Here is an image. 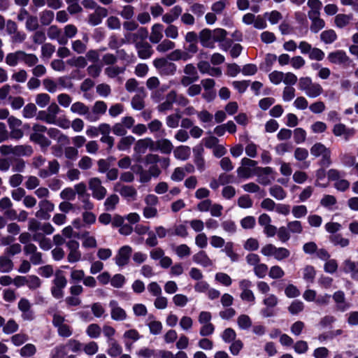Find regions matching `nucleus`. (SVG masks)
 <instances>
[{
  "label": "nucleus",
  "instance_id": "1",
  "mask_svg": "<svg viewBox=\"0 0 358 358\" xmlns=\"http://www.w3.org/2000/svg\"><path fill=\"white\" fill-rule=\"evenodd\" d=\"M298 87L309 98H317L323 93L322 85L318 83L313 82L312 78L308 76L301 77L299 79Z\"/></svg>",
  "mask_w": 358,
  "mask_h": 358
},
{
  "label": "nucleus",
  "instance_id": "2",
  "mask_svg": "<svg viewBox=\"0 0 358 358\" xmlns=\"http://www.w3.org/2000/svg\"><path fill=\"white\" fill-rule=\"evenodd\" d=\"M47 127L40 124H34L29 140L38 144L43 148H47L51 145V141L45 136Z\"/></svg>",
  "mask_w": 358,
  "mask_h": 358
},
{
  "label": "nucleus",
  "instance_id": "3",
  "mask_svg": "<svg viewBox=\"0 0 358 358\" xmlns=\"http://www.w3.org/2000/svg\"><path fill=\"white\" fill-rule=\"evenodd\" d=\"M67 285V280L63 271L58 270L55 272L51 287V294L57 299H60L64 296V289Z\"/></svg>",
  "mask_w": 358,
  "mask_h": 358
},
{
  "label": "nucleus",
  "instance_id": "4",
  "mask_svg": "<svg viewBox=\"0 0 358 358\" xmlns=\"http://www.w3.org/2000/svg\"><path fill=\"white\" fill-rule=\"evenodd\" d=\"M310 154L315 157H321L320 165L329 166L331 164V150L322 143H316L310 148Z\"/></svg>",
  "mask_w": 358,
  "mask_h": 358
},
{
  "label": "nucleus",
  "instance_id": "5",
  "mask_svg": "<svg viewBox=\"0 0 358 358\" xmlns=\"http://www.w3.org/2000/svg\"><path fill=\"white\" fill-rule=\"evenodd\" d=\"M66 319L59 313H54L52 315V325L57 328L59 336L69 338L73 334V328L66 323Z\"/></svg>",
  "mask_w": 358,
  "mask_h": 358
},
{
  "label": "nucleus",
  "instance_id": "6",
  "mask_svg": "<svg viewBox=\"0 0 358 358\" xmlns=\"http://www.w3.org/2000/svg\"><path fill=\"white\" fill-rule=\"evenodd\" d=\"M299 49L302 55H308L310 60L322 61L325 56L321 49L312 47L309 43L305 41L299 43Z\"/></svg>",
  "mask_w": 358,
  "mask_h": 358
},
{
  "label": "nucleus",
  "instance_id": "7",
  "mask_svg": "<svg viewBox=\"0 0 358 358\" xmlns=\"http://www.w3.org/2000/svg\"><path fill=\"white\" fill-rule=\"evenodd\" d=\"M153 65L161 76H173L177 70V66L165 58H157L153 61Z\"/></svg>",
  "mask_w": 358,
  "mask_h": 358
},
{
  "label": "nucleus",
  "instance_id": "8",
  "mask_svg": "<svg viewBox=\"0 0 358 358\" xmlns=\"http://www.w3.org/2000/svg\"><path fill=\"white\" fill-rule=\"evenodd\" d=\"M273 170L271 167H255L253 174L257 177V182L263 185H269L274 180Z\"/></svg>",
  "mask_w": 358,
  "mask_h": 358
},
{
  "label": "nucleus",
  "instance_id": "9",
  "mask_svg": "<svg viewBox=\"0 0 358 358\" xmlns=\"http://www.w3.org/2000/svg\"><path fill=\"white\" fill-rule=\"evenodd\" d=\"M89 188L92 191V196L99 201L103 199L106 196L107 190L97 177L90 179Z\"/></svg>",
  "mask_w": 358,
  "mask_h": 358
},
{
  "label": "nucleus",
  "instance_id": "10",
  "mask_svg": "<svg viewBox=\"0 0 358 358\" xmlns=\"http://www.w3.org/2000/svg\"><path fill=\"white\" fill-rule=\"evenodd\" d=\"M357 130L353 127H348L343 123H337L332 129L333 134L336 137H343L345 141H348L356 134Z\"/></svg>",
  "mask_w": 358,
  "mask_h": 358
},
{
  "label": "nucleus",
  "instance_id": "11",
  "mask_svg": "<svg viewBox=\"0 0 358 358\" xmlns=\"http://www.w3.org/2000/svg\"><path fill=\"white\" fill-rule=\"evenodd\" d=\"M150 257L152 260H159V265L163 268H169L173 262L172 259L165 256L164 250L161 248H155L150 251Z\"/></svg>",
  "mask_w": 358,
  "mask_h": 358
},
{
  "label": "nucleus",
  "instance_id": "12",
  "mask_svg": "<svg viewBox=\"0 0 358 358\" xmlns=\"http://www.w3.org/2000/svg\"><path fill=\"white\" fill-rule=\"evenodd\" d=\"M8 124L11 138L19 140L23 137L24 132L21 129L22 122L20 119L10 116L8 119Z\"/></svg>",
  "mask_w": 358,
  "mask_h": 358
},
{
  "label": "nucleus",
  "instance_id": "13",
  "mask_svg": "<svg viewBox=\"0 0 358 358\" xmlns=\"http://www.w3.org/2000/svg\"><path fill=\"white\" fill-rule=\"evenodd\" d=\"M156 143L151 138H145L135 141L134 150L136 153L142 155L149 149L150 151H155Z\"/></svg>",
  "mask_w": 358,
  "mask_h": 358
},
{
  "label": "nucleus",
  "instance_id": "14",
  "mask_svg": "<svg viewBox=\"0 0 358 358\" xmlns=\"http://www.w3.org/2000/svg\"><path fill=\"white\" fill-rule=\"evenodd\" d=\"M69 250L67 259L69 263H76L81 259L82 254L79 250L80 244L77 241L69 240L66 243Z\"/></svg>",
  "mask_w": 358,
  "mask_h": 358
},
{
  "label": "nucleus",
  "instance_id": "15",
  "mask_svg": "<svg viewBox=\"0 0 358 358\" xmlns=\"http://www.w3.org/2000/svg\"><path fill=\"white\" fill-rule=\"evenodd\" d=\"M106 110L107 105L104 101H96L92 110L90 109L87 120L90 122L98 121L100 117L106 112Z\"/></svg>",
  "mask_w": 358,
  "mask_h": 358
},
{
  "label": "nucleus",
  "instance_id": "16",
  "mask_svg": "<svg viewBox=\"0 0 358 358\" xmlns=\"http://www.w3.org/2000/svg\"><path fill=\"white\" fill-rule=\"evenodd\" d=\"M132 248L129 245H124L121 247L115 257V264L120 267L128 264Z\"/></svg>",
  "mask_w": 358,
  "mask_h": 358
},
{
  "label": "nucleus",
  "instance_id": "17",
  "mask_svg": "<svg viewBox=\"0 0 358 358\" xmlns=\"http://www.w3.org/2000/svg\"><path fill=\"white\" fill-rule=\"evenodd\" d=\"M109 308L110 309L111 319L115 321H124L127 317V314L124 309L119 306L115 300H111L109 302Z\"/></svg>",
  "mask_w": 358,
  "mask_h": 358
},
{
  "label": "nucleus",
  "instance_id": "18",
  "mask_svg": "<svg viewBox=\"0 0 358 358\" xmlns=\"http://www.w3.org/2000/svg\"><path fill=\"white\" fill-rule=\"evenodd\" d=\"M24 252L26 255L30 256L29 260L34 265H39L43 263L42 254L37 251V248L34 244L25 245Z\"/></svg>",
  "mask_w": 358,
  "mask_h": 358
},
{
  "label": "nucleus",
  "instance_id": "19",
  "mask_svg": "<svg viewBox=\"0 0 358 358\" xmlns=\"http://www.w3.org/2000/svg\"><path fill=\"white\" fill-rule=\"evenodd\" d=\"M342 271L349 274L352 280L358 281V262L350 259L344 260L342 264Z\"/></svg>",
  "mask_w": 358,
  "mask_h": 358
},
{
  "label": "nucleus",
  "instance_id": "20",
  "mask_svg": "<svg viewBox=\"0 0 358 358\" xmlns=\"http://www.w3.org/2000/svg\"><path fill=\"white\" fill-rule=\"evenodd\" d=\"M108 15L106 8L98 6L95 12L91 13L88 16L87 22L92 26H96L101 23L103 18Z\"/></svg>",
  "mask_w": 358,
  "mask_h": 358
},
{
  "label": "nucleus",
  "instance_id": "21",
  "mask_svg": "<svg viewBox=\"0 0 358 358\" xmlns=\"http://www.w3.org/2000/svg\"><path fill=\"white\" fill-rule=\"evenodd\" d=\"M138 56L142 59L150 58L153 54V50L151 45L146 41L137 42L135 45Z\"/></svg>",
  "mask_w": 358,
  "mask_h": 358
},
{
  "label": "nucleus",
  "instance_id": "22",
  "mask_svg": "<svg viewBox=\"0 0 358 358\" xmlns=\"http://www.w3.org/2000/svg\"><path fill=\"white\" fill-rule=\"evenodd\" d=\"M164 32V25L160 23H155L151 27L149 40L152 43H159L163 38Z\"/></svg>",
  "mask_w": 358,
  "mask_h": 358
},
{
  "label": "nucleus",
  "instance_id": "23",
  "mask_svg": "<svg viewBox=\"0 0 358 358\" xmlns=\"http://www.w3.org/2000/svg\"><path fill=\"white\" fill-rule=\"evenodd\" d=\"M199 39L201 45L204 48H213L215 47L212 31L209 29H202L199 32Z\"/></svg>",
  "mask_w": 358,
  "mask_h": 358
},
{
  "label": "nucleus",
  "instance_id": "24",
  "mask_svg": "<svg viewBox=\"0 0 358 358\" xmlns=\"http://www.w3.org/2000/svg\"><path fill=\"white\" fill-rule=\"evenodd\" d=\"M182 8L180 6L176 5L173 6L169 13H166L162 15V22L170 24L175 22L180 15H181Z\"/></svg>",
  "mask_w": 358,
  "mask_h": 358
},
{
  "label": "nucleus",
  "instance_id": "25",
  "mask_svg": "<svg viewBox=\"0 0 358 358\" xmlns=\"http://www.w3.org/2000/svg\"><path fill=\"white\" fill-rule=\"evenodd\" d=\"M48 37L50 40H55L61 45H65V38L62 35V29L56 25H51L47 30Z\"/></svg>",
  "mask_w": 358,
  "mask_h": 358
},
{
  "label": "nucleus",
  "instance_id": "26",
  "mask_svg": "<svg viewBox=\"0 0 358 358\" xmlns=\"http://www.w3.org/2000/svg\"><path fill=\"white\" fill-rule=\"evenodd\" d=\"M177 100V94L175 91H171L166 97L164 102L160 103L157 106V109L159 112H166L173 108V105Z\"/></svg>",
  "mask_w": 358,
  "mask_h": 358
},
{
  "label": "nucleus",
  "instance_id": "27",
  "mask_svg": "<svg viewBox=\"0 0 358 358\" xmlns=\"http://www.w3.org/2000/svg\"><path fill=\"white\" fill-rule=\"evenodd\" d=\"M333 299L336 303L338 310L345 312L350 307V304L345 301V294L343 291H337L333 294Z\"/></svg>",
  "mask_w": 358,
  "mask_h": 358
},
{
  "label": "nucleus",
  "instance_id": "28",
  "mask_svg": "<svg viewBox=\"0 0 358 358\" xmlns=\"http://www.w3.org/2000/svg\"><path fill=\"white\" fill-rule=\"evenodd\" d=\"M329 61L335 64H346L349 57L343 50H336L328 55Z\"/></svg>",
  "mask_w": 358,
  "mask_h": 358
},
{
  "label": "nucleus",
  "instance_id": "29",
  "mask_svg": "<svg viewBox=\"0 0 358 358\" xmlns=\"http://www.w3.org/2000/svg\"><path fill=\"white\" fill-rule=\"evenodd\" d=\"M192 259L194 262L203 267H209L213 265L212 260L209 258L206 252L201 250L193 255Z\"/></svg>",
  "mask_w": 358,
  "mask_h": 358
},
{
  "label": "nucleus",
  "instance_id": "30",
  "mask_svg": "<svg viewBox=\"0 0 358 358\" xmlns=\"http://www.w3.org/2000/svg\"><path fill=\"white\" fill-rule=\"evenodd\" d=\"M107 343L108 348L106 352L110 357L115 358L121 355L122 348L116 340L107 341Z\"/></svg>",
  "mask_w": 358,
  "mask_h": 358
},
{
  "label": "nucleus",
  "instance_id": "31",
  "mask_svg": "<svg viewBox=\"0 0 358 358\" xmlns=\"http://www.w3.org/2000/svg\"><path fill=\"white\" fill-rule=\"evenodd\" d=\"M70 110L73 113L84 116L87 120L88 114L90 113V108L84 103L76 101L71 105Z\"/></svg>",
  "mask_w": 358,
  "mask_h": 358
},
{
  "label": "nucleus",
  "instance_id": "32",
  "mask_svg": "<svg viewBox=\"0 0 358 358\" xmlns=\"http://www.w3.org/2000/svg\"><path fill=\"white\" fill-rule=\"evenodd\" d=\"M155 143V151L159 150L163 154H170L173 148L172 143L166 138H161Z\"/></svg>",
  "mask_w": 358,
  "mask_h": 358
},
{
  "label": "nucleus",
  "instance_id": "33",
  "mask_svg": "<svg viewBox=\"0 0 358 358\" xmlns=\"http://www.w3.org/2000/svg\"><path fill=\"white\" fill-rule=\"evenodd\" d=\"M136 139L131 135L124 136L120 139L117 144V148L120 151L129 150L131 145L135 143Z\"/></svg>",
  "mask_w": 358,
  "mask_h": 358
},
{
  "label": "nucleus",
  "instance_id": "34",
  "mask_svg": "<svg viewBox=\"0 0 358 358\" xmlns=\"http://www.w3.org/2000/svg\"><path fill=\"white\" fill-rule=\"evenodd\" d=\"M203 148L202 147L195 148L193 149L194 156V162L197 169L201 172L205 169V160L203 157Z\"/></svg>",
  "mask_w": 358,
  "mask_h": 358
},
{
  "label": "nucleus",
  "instance_id": "35",
  "mask_svg": "<svg viewBox=\"0 0 358 358\" xmlns=\"http://www.w3.org/2000/svg\"><path fill=\"white\" fill-rule=\"evenodd\" d=\"M80 238L83 240L82 245L85 248H95L97 242L94 236L90 234V231H85L81 234Z\"/></svg>",
  "mask_w": 358,
  "mask_h": 358
},
{
  "label": "nucleus",
  "instance_id": "36",
  "mask_svg": "<svg viewBox=\"0 0 358 358\" xmlns=\"http://www.w3.org/2000/svg\"><path fill=\"white\" fill-rule=\"evenodd\" d=\"M22 50H17L7 54L5 59L6 63L10 66H16L19 62H22Z\"/></svg>",
  "mask_w": 358,
  "mask_h": 358
},
{
  "label": "nucleus",
  "instance_id": "37",
  "mask_svg": "<svg viewBox=\"0 0 358 358\" xmlns=\"http://www.w3.org/2000/svg\"><path fill=\"white\" fill-rule=\"evenodd\" d=\"M78 28L72 24L64 26L62 29V35L65 38V45L68 43L69 38H74L78 33Z\"/></svg>",
  "mask_w": 358,
  "mask_h": 358
},
{
  "label": "nucleus",
  "instance_id": "38",
  "mask_svg": "<svg viewBox=\"0 0 358 358\" xmlns=\"http://www.w3.org/2000/svg\"><path fill=\"white\" fill-rule=\"evenodd\" d=\"M174 157L180 160H186L190 155V148L186 145L177 147L173 151Z\"/></svg>",
  "mask_w": 358,
  "mask_h": 358
},
{
  "label": "nucleus",
  "instance_id": "39",
  "mask_svg": "<svg viewBox=\"0 0 358 358\" xmlns=\"http://www.w3.org/2000/svg\"><path fill=\"white\" fill-rule=\"evenodd\" d=\"M222 251L231 262H235L238 261L239 255L234 251V244L233 242H227Z\"/></svg>",
  "mask_w": 358,
  "mask_h": 358
},
{
  "label": "nucleus",
  "instance_id": "40",
  "mask_svg": "<svg viewBox=\"0 0 358 358\" xmlns=\"http://www.w3.org/2000/svg\"><path fill=\"white\" fill-rule=\"evenodd\" d=\"M33 153V149L29 145H19L14 146V155L17 157L30 156Z\"/></svg>",
  "mask_w": 358,
  "mask_h": 358
},
{
  "label": "nucleus",
  "instance_id": "41",
  "mask_svg": "<svg viewBox=\"0 0 358 358\" xmlns=\"http://www.w3.org/2000/svg\"><path fill=\"white\" fill-rule=\"evenodd\" d=\"M237 324L241 330H248L252 325L251 318L245 314L240 315L237 318Z\"/></svg>",
  "mask_w": 358,
  "mask_h": 358
},
{
  "label": "nucleus",
  "instance_id": "42",
  "mask_svg": "<svg viewBox=\"0 0 358 358\" xmlns=\"http://www.w3.org/2000/svg\"><path fill=\"white\" fill-rule=\"evenodd\" d=\"M157 44L158 45L156 47V50L157 52L161 53H164L169 50H173L176 47V43L169 38L164 39Z\"/></svg>",
  "mask_w": 358,
  "mask_h": 358
},
{
  "label": "nucleus",
  "instance_id": "43",
  "mask_svg": "<svg viewBox=\"0 0 358 358\" xmlns=\"http://www.w3.org/2000/svg\"><path fill=\"white\" fill-rule=\"evenodd\" d=\"M269 193L277 200H283L287 196L285 190L281 186L277 185L270 187Z\"/></svg>",
  "mask_w": 358,
  "mask_h": 358
},
{
  "label": "nucleus",
  "instance_id": "44",
  "mask_svg": "<svg viewBox=\"0 0 358 358\" xmlns=\"http://www.w3.org/2000/svg\"><path fill=\"white\" fill-rule=\"evenodd\" d=\"M316 275V271L313 266L308 265L303 269V278L309 284L313 283Z\"/></svg>",
  "mask_w": 358,
  "mask_h": 358
},
{
  "label": "nucleus",
  "instance_id": "45",
  "mask_svg": "<svg viewBox=\"0 0 358 358\" xmlns=\"http://www.w3.org/2000/svg\"><path fill=\"white\" fill-rule=\"evenodd\" d=\"M329 241L334 245H338L341 248H345L350 244V240L348 238H343L340 234L331 236L329 237Z\"/></svg>",
  "mask_w": 358,
  "mask_h": 358
},
{
  "label": "nucleus",
  "instance_id": "46",
  "mask_svg": "<svg viewBox=\"0 0 358 358\" xmlns=\"http://www.w3.org/2000/svg\"><path fill=\"white\" fill-rule=\"evenodd\" d=\"M337 38V35L333 29L325 30L320 34V39L325 44H331Z\"/></svg>",
  "mask_w": 358,
  "mask_h": 358
},
{
  "label": "nucleus",
  "instance_id": "47",
  "mask_svg": "<svg viewBox=\"0 0 358 358\" xmlns=\"http://www.w3.org/2000/svg\"><path fill=\"white\" fill-rule=\"evenodd\" d=\"M143 92L136 94L131 99V106L134 110H141L145 107Z\"/></svg>",
  "mask_w": 358,
  "mask_h": 358
},
{
  "label": "nucleus",
  "instance_id": "48",
  "mask_svg": "<svg viewBox=\"0 0 358 358\" xmlns=\"http://www.w3.org/2000/svg\"><path fill=\"white\" fill-rule=\"evenodd\" d=\"M22 62L29 67H33L38 62V58L34 54L23 51Z\"/></svg>",
  "mask_w": 358,
  "mask_h": 358
},
{
  "label": "nucleus",
  "instance_id": "49",
  "mask_svg": "<svg viewBox=\"0 0 358 358\" xmlns=\"http://www.w3.org/2000/svg\"><path fill=\"white\" fill-rule=\"evenodd\" d=\"M120 195L124 198L134 199L137 195L136 189L132 186L123 185L119 190Z\"/></svg>",
  "mask_w": 358,
  "mask_h": 358
},
{
  "label": "nucleus",
  "instance_id": "50",
  "mask_svg": "<svg viewBox=\"0 0 358 358\" xmlns=\"http://www.w3.org/2000/svg\"><path fill=\"white\" fill-rule=\"evenodd\" d=\"M119 203V197L117 194H111L104 201L105 210L112 211L115 210L116 205Z\"/></svg>",
  "mask_w": 358,
  "mask_h": 358
},
{
  "label": "nucleus",
  "instance_id": "51",
  "mask_svg": "<svg viewBox=\"0 0 358 358\" xmlns=\"http://www.w3.org/2000/svg\"><path fill=\"white\" fill-rule=\"evenodd\" d=\"M125 69L124 67L112 65L106 67L104 70V72L108 77L113 78L118 75L123 73Z\"/></svg>",
  "mask_w": 358,
  "mask_h": 358
},
{
  "label": "nucleus",
  "instance_id": "52",
  "mask_svg": "<svg viewBox=\"0 0 358 358\" xmlns=\"http://www.w3.org/2000/svg\"><path fill=\"white\" fill-rule=\"evenodd\" d=\"M337 203L336 198L330 194H325L320 200V205L329 210H332V207Z\"/></svg>",
  "mask_w": 358,
  "mask_h": 358
},
{
  "label": "nucleus",
  "instance_id": "53",
  "mask_svg": "<svg viewBox=\"0 0 358 358\" xmlns=\"http://www.w3.org/2000/svg\"><path fill=\"white\" fill-rule=\"evenodd\" d=\"M352 20V15L338 14L335 17V24L339 28H343Z\"/></svg>",
  "mask_w": 358,
  "mask_h": 358
},
{
  "label": "nucleus",
  "instance_id": "54",
  "mask_svg": "<svg viewBox=\"0 0 358 358\" xmlns=\"http://www.w3.org/2000/svg\"><path fill=\"white\" fill-rule=\"evenodd\" d=\"M40 22L43 25L47 26L51 24L52 22L55 14L52 10H44L40 15Z\"/></svg>",
  "mask_w": 358,
  "mask_h": 358
},
{
  "label": "nucleus",
  "instance_id": "55",
  "mask_svg": "<svg viewBox=\"0 0 358 358\" xmlns=\"http://www.w3.org/2000/svg\"><path fill=\"white\" fill-rule=\"evenodd\" d=\"M222 341L226 343H230L236 340V333L232 328L225 329L221 334Z\"/></svg>",
  "mask_w": 358,
  "mask_h": 358
},
{
  "label": "nucleus",
  "instance_id": "56",
  "mask_svg": "<svg viewBox=\"0 0 358 358\" xmlns=\"http://www.w3.org/2000/svg\"><path fill=\"white\" fill-rule=\"evenodd\" d=\"M82 350L88 356H93L99 350L98 343L95 341H90L88 343L83 344Z\"/></svg>",
  "mask_w": 358,
  "mask_h": 358
},
{
  "label": "nucleus",
  "instance_id": "57",
  "mask_svg": "<svg viewBox=\"0 0 358 358\" xmlns=\"http://www.w3.org/2000/svg\"><path fill=\"white\" fill-rule=\"evenodd\" d=\"M13 264L11 259L5 256L0 257V271L8 273L13 269Z\"/></svg>",
  "mask_w": 358,
  "mask_h": 358
},
{
  "label": "nucleus",
  "instance_id": "58",
  "mask_svg": "<svg viewBox=\"0 0 358 358\" xmlns=\"http://www.w3.org/2000/svg\"><path fill=\"white\" fill-rule=\"evenodd\" d=\"M168 58L172 61H178L180 59L186 61L189 58V57L187 52L179 49H176L169 55Z\"/></svg>",
  "mask_w": 358,
  "mask_h": 358
},
{
  "label": "nucleus",
  "instance_id": "59",
  "mask_svg": "<svg viewBox=\"0 0 358 358\" xmlns=\"http://www.w3.org/2000/svg\"><path fill=\"white\" fill-rule=\"evenodd\" d=\"M27 286L30 289L35 290L41 286V280L36 275H27Z\"/></svg>",
  "mask_w": 358,
  "mask_h": 358
},
{
  "label": "nucleus",
  "instance_id": "60",
  "mask_svg": "<svg viewBox=\"0 0 358 358\" xmlns=\"http://www.w3.org/2000/svg\"><path fill=\"white\" fill-rule=\"evenodd\" d=\"M101 333V329L97 324H90L87 329L86 334L91 338H97L100 336Z\"/></svg>",
  "mask_w": 358,
  "mask_h": 358
},
{
  "label": "nucleus",
  "instance_id": "61",
  "mask_svg": "<svg viewBox=\"0 0 358 358\" xmlns=\"http://www.w3.org/2000/svg\"><path fill=\"white\" fill-rule=\"evenodd\" d=\"M19 326L13 319H10L4 324L3 332L6 334H11L18 330Z\"/></svg>",
  "mask_w": 358,
  "mask_h": 358
},
{
  "label": "nucleus",
  "instance_id": "62",
  "mask_svg": "<svg viewBox=\"0 0 358 358\" xmlns=\"http://www.w3.org/2000/svg\"><path fill=\"white\" fill-rule=\"evenodd\" d=\"M341 163L344 166H353L356 162V157L350 153L341 154L339 156Z\"/></svg>",
  "mask_w": 358,
  "mask_h": 358
},
{
  "label": "nucleus",
  "instance_id": "63",
  "mask_svg": "<svg viewBox=\"0 0 358 358\" xmlns=\"http://www.w3.org/2000/svg\"><path fill=\"white\" fill-rule=\"evenodd\" d=\"M163 124L161 121L157 119H155L149 122L147 125L148 129H149L151 134H154L157 136V133L163 131L162 130Z\"/></svg>",
  "mask_w": 358,
  "mask_h": 358
},
{
  "label": "nucleus",
  "instance_id": "64",
  "mask_svg": "<svg viewBox=\"0 0 358 358\" xmlns=\"http://www.w3.org/2000/svg\"><path fill=\"white\" fill-rule=\"evenodd\" d=\"M175 253L180 258L188 257L191 254L190 248L186 244H181L173 249Z\"/></svg>",
  "mask_w": 358,
  "mask_h": 358
}]
</instances>
